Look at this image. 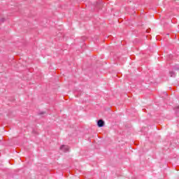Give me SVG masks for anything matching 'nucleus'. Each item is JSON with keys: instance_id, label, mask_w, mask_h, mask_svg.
Returning <instances> with one entry per match:
<instances>
[{"instance_id": "obj_1", "label": "nucleus", "mask_w": 179, "mask_h": 179, "mask_svg": "<svg viewBox=\"0 0 179 179\" xmlns=\"http://www.w3.org/2000/svg\"><path fill=\"white\" fill-rule=\"evenodd\" d=\"M60 150H62V152H69V146H68V145H62L60 147Z\"/></svg>"}, {"instance_id": "obj_2", "label": "nucleus", "mask_w": 179, "mask_h": 179, "mask_svg": "<svg viewBox=\"0 0 179 179\" xmlns=\"http://www.w3.org/2000/svg\"><path fill=\"white\" fill-rule=\"evenodd\" d=\"M97 125L98 127H99V128H101V127H104V121L101 120H98Z\"/></svg>"}, {"instance_id": "obj_3", "label": "nucleus", "mask_w": 179, "mask_h": 179, "mask_svg": "<svg viewBox=\"0 0 179 179\" xmlns=\"http://www.w3.org/2000/svg\"><path fill=\"white\" fill-rule=\"evenodd\" d=\"M170 75L171 78H174V76H176V73L174 71H170Z\"/></svg>"}, {"instance_id": "obj_4", "label": "nucleus", "mask_w": 179, "mask_h": 179, "mask_svg": "<svg viewBox=\"0 0 179 179\" xmlns=\"http://www.w3.org/2000/svg\"><path fill=\"white\" fill-rule=\"evenodd\" d=\"M3 20H5V19H3V18L1 19V22H3Z\"/></svg>"}, {"instance_id": "obj_5", "label": "nucleus", "mask_w": 179, "mask_h": 179, "mask_svg": "<svg viewBox=\"0 0 179 179\" xmlns=\"http://www.w3.org/2000/svg\"><path fill=\"white\" fill-rule=\"evenodd\" d=\"M177 111L179 113V106L177 108Z\"/></svg>"}]
</instances>
